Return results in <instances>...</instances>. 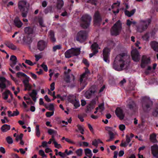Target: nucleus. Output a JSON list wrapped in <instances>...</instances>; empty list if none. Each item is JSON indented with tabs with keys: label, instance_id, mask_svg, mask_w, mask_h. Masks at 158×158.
Instances as JSON below:
<instances>
[{
	"label": "nucleus",
	"instance_id": "obj_49",
	"mask_svg": "<svg viewBox=\"0 0 158 158\" xmlns=\"http://www.w3.org/2000/svg\"><path fill=\"white\" fill-rule=\"evenodd\" d=\"M17 76L18 77H20L21 76H23L25 77L27 76L25 73L21 72H19L17 73Z\"/></svg>",
	"mask_w": 158,
	"mask_h": 158
},
{
	"label": "nucleus",
	"instance_id": "obj_1",
	"mask_svg": "<svg viewBox=\"0 0 158 158\" xmlns=\"http://www.w3.org/2000/svg\"><path fill=\"white\" fill-rule=\"evenodd\" d=\"M130 62V57L127 52L121 53L115 57L113 67L117 71H122L127 68Z\"/></svg>",
	"mask_w": 158,
	"mask_h": 158
},
{
	"label": "nucleus",
	"instance_id": "obj_36",
	"mask_svg": "<svg viewBox=\"0 0 158 158\" xmlns=\"http://www.w3.org/2000/svg\"><path fill=\"white\" fill-rule=\"evenodd\" d=\"M71 102L73 104L75 109H76L80 106V105L79 101L77 100L76 99L72 101Z\"/></svg>",
	"mask_w": 158,
	"mask_h": 158
},
{
	"label": "nucleus",
	"instance_id": "obj_9",
	"mask_svg": "<svg viewBox=\"0 0 158 158\" xmlns=\"http://www.w3.org/2000/svg\"><path fill=\"white\" fill-rule=\"evenodd\" d=\"M132 59L135 61H138L140 59V56L138 51L136 49H133L131 52Z\"/></svg>",
	"mask_w": 158,
	"mask_h": 158
},
{
	"label": "nucleus",
	"instance_id": "obj_14",
	"mask_svg": "<svg viewBox=\"0 0 158 158\" xmlns=\"http://www.w3.org/2000/svg\"><path fill=\"white\" fill-rule=\"evenodd\" d=\"M115 114L120 120L123 119L124 114L123 110L120 108H117L115 111Z\"/></svg>",
	"mask_w": 158,
	"mask_h": 158
},
{
	"label": "nucleus",
	"instance_id": "obj_46",
	"mask_svg": "<svg viewBox=\"0 0 158 158\" xmlns=\"http://www.w3.org/2000/svg\"><path fill=\"white\" fill-rule=\"evenodd\" d=\"M7 142L9 144H12L13 142L12 139L10 136H8L6 138Z\"/></svg>",
	"mask_w": 158,
	"mask_h": 158
},
{
	"label": "nucleus",
	"instance_id": "obj_48",
	"mask_svg": "<svg viewBox=\"0 0 158 158\" xmlns=\"http://www.w3.org/2000/svg\"><path fill=\"white\" fill-rule=\"evenodd\" d=\"M61 48L60 45H56L53 47V51L54 52H55L57 49H60Z\"/></svg>",
	"mask_w": 158,
	"mask_h": 158
},
{
	"label": "nucleus",
	"instance_id": "obj_35",
	"mask_svg": "<svg viewBox=\"0 0 158 158\" xmlns=\"http://www.w3.org/2000/svg\"><path fill=\"white\" fill-rule=\"evenodd\" d=\"M85 154L89 157H91L92 156L91 151L89 148H86L85 150Z\"/></svg>",
	"mask_w": 158,
	"mask_h": 158
},
{
	"label": "nucleus",
	"instance_id": "obj_6",
	"mask_svg": "<svg viewBox=\"0 0 158 158\" xmlns=\"http://www.w3.org/2000/svg\"><path fill=\"white\" fill-rule=\"evenodd\" d=\"M81 26L84 28H87L90 25L91 20V17L87 15H83L81 18Z\"/></svg>",
	"mask_w": 158,
	"mask_h": 158
},
{
	"label": "nucleus",
	"instance_id": "obj_28",
	"mask_svg": "<svg viewBox=\"0 0 158 158\" xmlns=\"http://www.w3.org/2000/svg\"><path fill=\"white\" fill-rule=\"evenodd\" d=\"M72 52V50L70 49L67 50L64 54L65 58H69L73 56V54Z\"/></svg>",
	"mask_w": 158,
	"mask_h": 158
},
{
	"label": "nucleus",
	"instance_id": "obj_4",
	"mask_svg": "<svg viewBox=\"0 0 158 158\" xmlns=\"http://www.w3.org/2000/svg\"><path fill=\"white\" fill-rule=\"evenodd\" d=\"M153 105L152 101L148 98L144 97L143 98L142 107L143 111L148 112L151 109Z\"/></svg>",
	"mask_w": 158,
	"mask_h": 158
},
{
	"label": "nucleus",
	"instance_id": "obj_21",
	"mask_svg": "<svg viewBox=\"0 0 158 158\" xmlns=\"http://www.w3.org/2000/svg\"><path fill=\"white\" fill-rule=\"evenodd\" d=\"M10 60L11 61V63L10 64V66L13 68L17 62V58L15 56L12 55L10 56Z\"/></svg>",
	"mask_w": 158,
	"mask_h": 158
},
{
	"label": "nucleus",
	"instance_id": "obj_56",
	"mask_svg": "<svg viewBox=\"0 0 158 158\" xmlns=\"http://www.w3.org/2000/svg\"><path fill=\"white\" fill-rule=\"evenodd\" d=\"M53 143L54 144L55 148H59L61 147L60 145L59 144H58L56 141L54 142Z\"/></svg>",
	"mask_w": 158,
	"mask_h": 158
},
{
	"label": "nucleus",
	"instance_id": "obj_3",
	"mask_svg": "<svg viewBox=\"0 0 158 158\" xmlns=\"http://www.w3.org/2000/svg\"><path fill=\"white\" fill-rule=\"evenodd\" d=\"M122 29V23L120 20H118L111 27V33L112 35H117L120 33Z\"/></svg>",
	"mask_w": 158,
	"mask_h": 158
},
{
	"label": "nucleus",
	"instance_id": "obj_54",
	"mask_svg": "<svg viewBox=\"0 0 158 158\" xmlns=\"http://www.w3.org/2000/svg\"><path fill=\"white\" fill-rule=\"evenodd\" d=\"M25 62L30 66H33L34 65V64L30 60H26Z\"/></svg>",
	"mask_w": 158,
	"mask_h": 158
},
{
	"label": "nucleus",
	"instance_id": "obj_15",
	"mask_svg": "<svg viewBox=\"0 0 158 158\" xmlns=\"http://www.w3.org/2000/svg\"><path fill=\"white\" fill-rule=\"evenodd\" d=\"M151 150L153 156L158 158V146L156 144L154 145L151 147Z\"/></svg>",
	"mask_w": 158,
	"mask_h": 158
},
{
	"label": "nucleus",
	"instance_id": "obj_12",
	"mask_svg": "<svg viewBox=\"0 0 158 158\" xmlns=\"http://www.w3.org/2000/svg\"><path fill=\"white\" fill-rule=\"evenodd\" d=\"M102 21V19L98 11L96 12L94 15V24L95 25L99 26L100 23Z\"/></svg>",
	"mask_w": 158,
	"mask_h": 158
},
{
	"label": "nucleus",
	"instance_id": "obj_39",
	"mask_svg": "<svg viewBox=\"0 0 158 158\" xmlns=\"http://www.w3.org/2000/svg\"><path fill=\"white\" fill-rule=\"evenodd\" d=\"M48 132L50 135H57L56 131L51 129H48Z\"/></svg>",
	"mask_w": 158,
	"mask_h": 158
},
{
	"label": "nucleus",
	"instance_id": "obj_53",
	"mask_svg": "<svg viewBox=\"0 0 158 158\" xmlns=\"http://www.w3.org/2000/svg\"><path fill=\"white\" fill-rule=\"evenodd\" d=\"M54 114V112H46V116L48 117H51V116L53 115Z\"/></svg>",
	"mask_w": 158,
	"mask_h": 158
},
{
	"label": "nucleus",
	"instance_id": "obj_57",
	"mask_svg": "<svg viewBox=\"0 0 158 158\" xmlns=\"http://www.w3.org/2000/svg\"><path fill=\"white\" fill-rule=\"evenodd\" d=\"M58 155L62 158H65L66 156V155L64 153L62 152H58Z\"/></svg>",
	"mask_w": 158,
	"mask_h": 158
},
{
	"label": "nucleus",
	"instance_id": "obj_61",
	"mask_svg": "<svg viewBox=\"0 0 158 158\" xmlns=\"http://www.w3.org/2000/svg\"><path fill=\"white\" fill-rule=\"evenodd\" d=\"M19 111L17 110H16V111H14L13 114V116H17L19 114Z\"/></svg>",
	"mask_w": 158,
	"mask_h": 158
},
{
	"label": "nucleus",
	"instance_id": "obj_31",
	"mask_svg": "<svg viewBox=\"0 0 158 158\" xmlns=\"http://www.w3.org/2000/svg\"><path fill=\"white\" fill-rule=\"evenodd\" d=\"M10 128V125L4 124L3 125L1 128L2 131L3 132H5L9 130Z\"/></svg>",
	"mask_w": 158,
	"mask_h": 158
},
{
	"label": "nucleus",
	"instance_id": "obj_59",
	"mask_svg": "<svg viewBox=\"0 0 158 158\" xmlns=\"http://www.w3.org/2000/svg\"><path fill=\"white\" fill-rule=\"evenodd\" d=\"M92 144L93 145L95 146L96 147H97L98 144V143L97 140L95 139L94 141L92 142Z\"/></svg>",
	"mask_w": 158,
	"mask_h": 158
},
{
	"label": "nucleus",
	"instance_id": "obj_37",
	"mask_svg": "<svg viewBox=\"0 0 158 158\" xmlns=\"http://www.w3.org/2000/svg\"><path fill=\"white\" fill-rule=\"evenodd\" d=\"M29 77H25V79L23 80V83L25 87H26L28 86L29 85Z\"/></svg>",
	"mask_w": 158,
	"mask_h": 158
},
{
	"label": "nucleus",
	"instance_id": "obj_11",
	"mask_svg": "<svg viewBox=\"0 0 158 158\" xmlns=\"http://www.w3.org/2000/svg\"><path fill=\"white\" fill-rule=\"evenodd\" d=\"M110 50L107 48H105L103 51V55L104 60L106 62L109 63V56Z\"/></svg>",
	"mask_w": 158,
	"mask_h": 158
},
{
	"label": "nucleus",
	"instance_id": "obj_33",
	"mask_svg": "<svg viewBox=\"0 0 158 158\" xmlns=\"http://www.w3.org/2000/svg\"><path fill=\"white\" fill-rule=\"evenodd\" d=\"M135 9H134L132 10L131 11H129L128 10H126L125 11V13L126 15L127 16L129 17H130L133 15V14L135 12Z\"/></svg>",
	"mask_w": 158,
	"mask_h": 158
},
{
	"label": "nucleus",
	"instance_id": "obj_16",
	"mask_svg": "<svg viewBox=\"0 0 158 158\" xmlns=\"http://www.w3.org/2000/svg\"><path fill=\"white\" fill-rule=\"evenodd\" d=\"M150 61V59L149 58H147L145 56H143L142 57V63L141 65V67L143 68H144L145 64H148Z\"/></svg>",
	"mask_w": 158,
	"mask_h": 158
},
{
	"label": "nucleus",
	"instance_id": "obj_23",
	"mask_svg": "<svg viewBox=\"0 0 158 158\" xmlns=\"http://www.w3.org/2000/svg\"><path fill=\"white\" fill-rule=\"evenodd\" d=\"M131 141V139L130 137L128 135H126V140L125 142L122 141L121 143L120 144V146L122 147H125L127 146L128 144L130 143Z\"/></svg>",
	"mask_w": 158,
	"mask_h": 158
},
{
	"label": "nucleus",
	"instance_id": "obj_29",
	"mask_svg": "<svg viewBox=\"0 0 158 158\" xmlns=\"http://www.w3.org/2000/svg\"><path fill=\"white\" fill-rule=\"evenodd\" d=\"M24 31L25 33L28 34H32L33 33V29L30 27H27L25 28Z\"/></svg>",
	"mask_w": 158,
	"mask_h": 158
},
{
	"label": "nucleus",
	"instance_id": "obj_22",
	"mask_svg": "<svg viewBox=\"0 0 158 158\" xmlns=\"http://www.w3.org/2000/svg\"><path fill=\"white\" fill-rule=\"evenodd\" d=\"M14 23L15 25L19 28L23 24L22 23L18 17L15 18L14 20Z\"/></svg>",
	"mask_w": 158,
	"mask_h": 158
},
{
	"label": "nucleus",
	"instance_id": "obj_5",
	"mask_svg": "<svg viewBox=\"0 0 158 158\" xmlns=\"http://www.w3.org/2000/svg\"><path fill=\"white\" fill-rule=\"evenodd\" d=\"M151 20L148 19L146 20H141V25L137 26V31L139 32H142L147 29L151 22Z\"/></svg>",
	"mask_w": 158,
	"mask_h": 158
},
{
	"label": "nucleus",
	"instance_id": "obj_2",
	"mask_svg": "<svg viewBox=\"0 0 158 158\" xmlns=\"http://www.w3.org/2000/svg\"><path fill=\"white\" fill-rule=\"evenodd\" d=\"M29 7L28 4L24 1H21L19 2L18 8L22 12V15L23 17H27Z\"/></svg>",
	"mask_w": 158,
	"mask_h": 158
},
{
	"label": "nucleus",
	"instance_id": "obj_62",
	"mask_svg": "<svg viewBox=\"0 0 158 158\" xmlns=\"http://www.w3.org/2000/svg\"><path fill=\"white\" fill-rule=\"evenodd\" d=\"M47 143L46 141H43L42 142L41 146L44 148L45 147H47L48 146Z\"/></svg>",
	"mask_w": 158,
	"mask_h": 158
},
{
	"label": "nucleus",
	"instance_id": "obj_18",
	"mask_svg": "<svg viewBox=\"0 0 158 158\" xmlns=\"http://www.w3.org/2000/svg\"><path fill=\"white\" fill-rule=\"evenodd\" d=\"M72 76L73 77V80L70 81V76L68 75H66L65 76V77L64 78L65 81L67 83H70L71 82H72L73 83V87H74L75 86V83L74 82V81L75 80V77L74 76L73 74L72 75Z\"/></svg>",
	"mask_w": 158,
	"mask_h": 158
},
{
	"label": "nucleus",
	"instance_id": "obj_47",
	"mask_svg": "<svg viewBox=\"0 0 158 158\" xmlns=\"http://www.w3.org/2000/svg\"><path fill=\"white\" fill-rule=\"evenodd\" d=\"M77 127L78 130L80 131L81 133L82 134H83L84 130L83 127L80 125H78Z\"/></svg>",
	"mask_w": 158,
	"mask_h": 158
},
{
	"label": "nucleus",
	"instance_id": "obj_7",
	"mask_svg": "<svg viewBox=\"0 0 158 158\" xmlns=\"http://www.w3.org/2000/svg\"><path fill=\"white\" fill-rule=\"evenodd\" d=\"M87 34L86 31H80L77 34L76 40L80 42H82L85 41L86 39Z\"/></svg>",
	"mask_w": 158,
	"mask_h": 158
},
{
	"label": "nucleus",
	"instance_id": "obj_55",
	"mask_svg": "<svg viewBox=\"0 0 158 158\" xmlns=\"http://www.w3.org/2000/svg\"><path fill=\"white\" fill-rule=\"evenodd\" d=\"M23 135L22 134H21L17 136L16 137V139L17 141H18L19 140H22V138L23 137Z\"/></svg>",
	"mask_w": 158,
	"mask_h": 158
},
{
	"label": "nucleus",
	"instance_id": "obj_24",
	"mask_svg": "<svg viewBox=\"0 0 158 158\" xmlns=\"http://www.w3.org/2000/svg\"><path fill=\"white\" fill-rule=\"evenodd\" d=\"M70 49L72 50L73 56H77L80 54V48H72Z\"/></svg>",
	"mask_w": 158,
	"mask_h": 158
},
{
	"label": "nucleus",
	"instance_id": "obj_30",
	"mask_svg": "<svg viewBox=\"0 0 158 158\" xmlns=\"http://www.w3.org/2000/svg\"><path fill=\"white\" fill-rule=\"evenodd\" d=\"M156 135L155 133L151 134L150 136V139L151 141L153 143H156L157 142L156 139Z\"/></svg>",
	"mask_w": 158,
	"mask_h": 158
},
{
	"label": "nucleus",
	"instance_id": "obj_27",
	"mask_svg": "<svg viewBox=\"0 0 158 158\" xmlns=\"http://www.w3.org/2000/svg\"><path fill=\"white\" fill-rule=\"evenodd\" d=\"M23 40L26 44H30L32 41L31 39L28 37H24L23 39Z\"/></svg>",
	"mask_w": 158,
	"mask_h": 158
},
{
	"label": "nucleus",
	"instance_id": "obj_38",
	"mask_svg": "<svg viewBox=\"0 0 158 158\" xmlns=\"http://www.w3.org/2000/svg\"><path fill=\"white\" fill-rule=\"evenodd\" d=\"M10 93V91L8 90H6L2 93V96H3V98L5 100L7 99L8 97V94Z\"/></svg>",
	"mask_w": 158,
	"mask_h": 158
},
{
	"label": "nucleus",
	"instance_id": "obj_19",
	"mask_svg": "<svg viewBox=\"0 0 158 158\" xmlns=\"http://www.w3.org/2000/svg\"><path fill=\"white\" fill-rule=\"evenodd\" d=\"M5 45L9 48L13 50L19 49L17 47L12 43L10 41H6L5 43Z\"/></svg>",
	"mask_w": 158,
	"mask_h": 158
},
{
	"label": "nucleus",
	"instance_id": "obj_26",
	"mask_svg": "<svg viewBox=\"0 0 158 158\" xmlns=\"http://www.w3.org/2000/svg\"><path fill=\"white\" fill-rule=\"evenodd\" d=\"M48 36L50 40L52 42H54L56 41V39L54 36V32L52 31H50L48 32Z\"/></svg>",
	"mask_w": 158,
	"mask_h": 158
},
{
	"label": "nucleus",
	"instance_id": "obj_17",
	"mask_svg": "<svg viewBox=\"0 0 158 158\" xmlns=\"http://www.w3.org/2000/svg\"><path fill=\"white\" fill-rule=\"evenodd\" d=\"M6 79L3 77H0V88L1 89V91L2 92L3 89L6 87V85L5 84Z\"/></svg>",
	"mask_w": 158,
	"mask_h": 158
},
{
	"label": "nucleus",
	"instance_id": "obj_34",
	"mask_svg": "<svg viewBox=\"0 0 158 158\" xmlns=\"http://www.w3.org/2000/svg\"><path fill=\"white\" fill-rule=\"evenodd\" d=\"M64 2L63 0H57V8L58 9H60L64 5Z\"/></svg>",
	"mask_w": 158,
	"mask_h": 158
},
{
	"label": "nucleus",
	"instance_id": "obj_64",
	"mask_svg": "<svg viewBox=\"0 0 158 158\" xmlns=\"http://www.w3.org/2000/svg\"><path fill=\"white\" fill-rule=\"evenodd\" d=\"M153 115L154 116H157L158 114V109H156L153 112Z\"/></svg>",
	"mask_w": 158,
	"mask_h": 158
},
{
	"label": "nucleus",
	"instance_id": "obj_44",
	"mask_svg": "<svg viewBox=\"0 0 158 158\" xmlns=\"http://www.w3.org/2000/svg\"><path fill=\"white\" fill-rule=\"evenodd\" d=\"M36 135L38 137H39L40 135V132L39 128V126L36 125L35 127Z\"/></svg>",
	"mask_w": 158,
	"mask_h": 158
},
{
	"label": "nucleus",
	"instance_id": "obj_50",
	"mask_svg": "<svg viewBox=\"0 0 158 158\" xmlns=\"http://www.w3.org/2000/svg\"><path fill=\"white\" fill-rule=\"evenodd\" d=\"M37 94V93L36 90H33L32 92L30 94V95L31 97H36Z\"/></svg>",
	"mask_w": 158,
	"mask_h": 158
},
{
	"label": "nucleus",
	"instance_id": "obj_40",
	"mask_svg": "<svg viewBox=\"0 0 158 158\" xmlns=\"http://www.w3.org/2000/svg\"><path fill=\"white\" fill-rule=\"evenodd\" d=\"M46 108H48L49 110L52 111L53 112L54 110V105L52 103L49 104L48 106H46Z\"/></svg>",
	"mask_w": 158,
	"mask_h": 158
},
{
	"label": "nucleus",
	"instance_id": "obj_41",
	"mask_svg": "<svg viewBox=\"0 0 158 158\" xmlns=\"http://www.w3.org/2000/svg\"><path fill=\"white\" fill-rule=\"evenodd\" d=\"M94 106L89 104L86 107V112H90L94 108Z\"/></svg>",
	"mask_w": 158,
	"mask_h": 158
},
{
	"label": "nucleus",
	"instance_id": "obj_8",
	"mask_svg": "<svg viewBox=\"0 0 158 158\" xmlns=\"http://www.w3.org/2000/svg\"><path fill=\"white\" fill-rule=\"evenodd\" d=\"M86 72L83 73L81 75L79 80L80 85L81 86V89H84L86 85H87V83L86 82V81L87 78V76H86Z\"/></svg>",
	"mask_w": 158,
	"mask_h": 158
},
{
	"label": "nucleus",
	"instance_id": "obj_42",
	"mask_svg": "<svg viewBox=\"0 0 158 158\" xmlns=\"http://www.w3.org/2000/svg\"><path fill=\"white\" fill-rule=\"evenodd\" d=\"M149 38V34L148 33H146L142 36V38L143 39L146 41H148Z\"/></svg>",
	"mask_w": 158,
	"mask_h": 158
},
{
	"label": "nucleus",
	"instance_id": "obj_51",
	"mask_svg": "<svg viewBox=\"0 0 158 158\" xmlns=\"http://www.w3.org/2000/svg\"><path fill=\"white\" fill-rule=\"evenodd\" d=\"M76 153L78 156H81L82 154V150L81 149H79L76 151Z\"/></svg>",
	"mask_w": 158,
	"mask_h": 158
},
{
	"label": "nucleus",
	"instance_id": "obj_45",
	"mask_svg": "<svg viewBox=\"0 0 158 158\" xmlns=\"http://www.w3.org/2000/svg\"><path fill=\"white\" fill-rule=\"evenodd\" d=\"M129 102L131 103L128 105V108L130 109H132L133 107L135 106L134 102L131 100H130Z\"/></svg>",
	"mask_w": 158,
	"mask_h": 158
},
{
	"label": "nucleus",
	"instance_id": "obj_20",
	"mask_svg": "<svg viewBox=\"0 0 158 158\" xmlns=\"http://www.w3.org/2000/svg\"><path fill=\"white\" fill-rule=\"evenodd\" d=\"M96 92V91L94 89H91L89 90L86 91L85 93V96L88 98H90Z\"/></svg>",
	"mask_w": 158,
	"mask_h": 158
},
{
	"label": "nucleus",
	"instance_id": "obj_43",
	"mask_svg": "<svg viewBox=\"0 0 158 158\" xmlns=\"http://www.w3.org/2000/svg\"><path fill=\"white\" fill-rule=\"evenodd\" d=\"M105 129L108 131V133L112 132L114 130L113 127H105Z\"/></svg>",
	"mask_w": 158,
	"mask_h": 158
},
{
	"label": "nucleus",
	"instance_id": "obj_52",
	"mask_svg": "<svg viewBox=\"0 0 158 158\" xmlns=\"http://www.w3.org/2000/svg\"><path fill=\"white\" fill-rule=\"evenodd\" d=\"M119 129L121 131H124L125 129V126L123 124H120L118 126Z\"/></svg>",
	"mask_w": 158,
	"mask_h": 158
},
{
	"label": "nucleus",
	"instance_id": "obj_10",
	"mask_svg": "<svg viewBox=\"0 0 158 158\" xmlns=\"http://www.w3.org/2000/svg\"><path fill=\"white\" fill-rule=\"evenodd\" d=\"M47 43L43 40H40L38 42L37 48L40 51H43L47 47Z\"/></svg>",
	"mask_w": 158,
	"mask_h": 158
},
{
	"label": "nucleus",
	"instance_id": "obj_13",
	"mask_svg": "<svg viewBox=\"0 0 158 158\" xmlns=\"http://www.w3.org/2000/svg\"><path fill=\"white\" fill-rule=\"evenodd\" d=\"M98 45L96 43H94L91 45V48L93 51V53L89 54L90 58H91L98 52Z\"/></svg>",
	"mask_w": 158,
	"mask_h": 158
},
{
	"label": "nucleus",
	"instance_id": "obj_25",
	"mask_svg": "<svg viewBox=\"0 0 158 158\" xmlns=\"http://www.w3.org/2000/svg\"><path fill=\"white\" fill-rule=\"evenodd\" d=\"M150 45L152 48L156 51L158 52V43L153 41L150 43Z\"/></svg>",
	"mask_w": 158,
	"mask_h": 158
},
{
	"label": "nucleus",
	"instance_id": "obj_32",
	"mask_svg": "<svg viewBox=\"0 0 158 158\" xmlns=\"http://www.w3.org/2000/svg\"><path fill=\"white\" fill-rule=\"evenodd\" d=\"M118 154L119 157L122 156L124 154V152L123 151H120L118 153L117 151H114V158H117V156Z\"/></svg>",
	"mask_w": 158,
	"mask_h": 158
},
{
	"label": "nucleus",
	"instance_id": "obj_63",
	"mask_svg": "<svg viewBox=\"0 0 158 158\" xmlns=\"http://www.w3.org/2000/svg\"><path fill=\"white\" fill-rule=\"evenodd\" d=\"M50 89L51 91L55 89V83L52 82L50 85Z\"/></svg>",
	"mask_w": 158,
	"mask_h": 158
},
{
	"label": "nucleus",
	"instance_id": "obj_58",
	"mask_svg": "<svg viewBox=\"0 0 158 158\" xmlns=\"http://www.w3.org/2000/svg\"><path fill=\"white\" fill-rule=\"evenodd\" d=\"M65 141L66 142H68L69 143L72 144H75V142L71 140L70 139H68V138H66Z\"/></svg>",
	"mask_w": 158,
	"mask_h": 158
},
{
	"label": "nucleus",
	"instance_id": "obj_60",
	"mask_svg": "<svg viewBox=\"0 0 158 158\" xmlns=\"http://www.w3.org/2000/svg\"><path fill=\"white\" fill-rule=\"evenodd\" d=\"M41 66L45 71H48L47 67L46 65L44 64V63H43Z\"/></svg>",
	"mask_w": 158,
	"mask_h": 158
}]
</instances>
